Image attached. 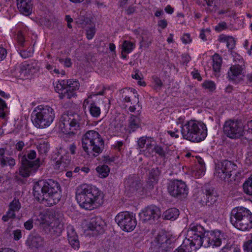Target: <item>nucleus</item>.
Returning <instances> with one entry per match:
<instances>
[{
    "instance_id": "obj_14",
    "label": "nucleus",
    "mask_w": 252,
    "mask_h": 252,
    "mask_svg": "<svg viewBox=\"0 0 252 252\" xmlns=\"http://www.w3.org/2000/svg\"><path fill=\"white\" fill-rule=\"evenodd\" d=\"M115 221L123 230L127 232L133 230L137 224L135 214L127 211L118 214Z\"/></svg>"
},
{
    "instance_id": "obj_9",
    "label": "nucleus",
    "mask_w": 252,
    "mask_h": 252,
    "mask_svg": "<svg viewBox=\"0 0 252 252\" xmlns=\"http://www.w3.org/2000/svg\"><path fill=\"white\" fill-rule=\"evenodd\" d=\"M237 166L231 161L224 160L219 161L216 164L215 175L222 181H226L231 176L234 180L238 181L241 178V173L236 171Z\"/></svg>"
},
{
    "instance_id": "obj_6",
    "label": "nucleus",
    "mask_w": 252,
    "mask_h": 252,
    "mask_svg": "<svg viewBox=\"0 0 252 252\" xmlns=\"http://www.w3.org/2000/svg\"><path fill=\"white\" fill-rule=\"evenodd\" d=\"M231 223L241 231H248L252 228V213L244 207L234 208L230 214Z\"/></svg>"
},
{
    "instance_id": "obj_27",
    "label": "nucleus",
    "mask_w": 252,
    "mask_h": 252,
    "mask_svg": "<svg viewBox=\"0 0 252 252\" xmlns=\"http://www.w3.org/2000/svg\"><path fill=\"white\" fill-rule=\"evenodd\" d=\"M17 8L21 13L29 16L32 11V0H17Z\"/></svg>"
},
{
    "instance_id": "obj_23",
    "label": "nucleus",
    "mask_w": 252,
    "mask_h": 252,
    "mask_svg": "<svg viewBox=\"0 0 252 252\" xmlns=\"http://www.w3.org/2000/svg\"><path fill=\"white\" fill-rule=\"evenodd\" d=\"M63 153H65L64 150L63 148H60L56 153L58 157L60 156V157L56 161L55 168L61 171L65 170L70 163V159L69 156L65 154L62 155Z\"/></svg>"
},
{
    "instance_id": "obj_26",
    "label": "nucleus",
    "mask_w": 252,
    "mask_h": 252,
    "mask_svg": "<svg viewBox=\"0 0 252 252\" xmlns=\"http://www.w3.org/2000/svg\"><path fill=\"white\" fill-rule=\"evenodd\" d=\"M67 239L71 247L74 249L79 248L80 243L78 236L74 227L68 225L66 227Z\"/></svg>"
},
{
    "instance_id": "obj_12",
    "label": "nucleus",
    "mask_w": 252,
    "mask_h": 252,
    "mask_svg": "<svg viewBox=\"0 0 252 252\" xmlns=\"http://www.w3.org/2000/svg\"><path fill=\"white\" fill-rule=\"evenodd\" d=\"M217 193L215 188L205 184L194 194L195 200L203 206H210L217 200Z\"/></svg>"
},
{
    "instance_id": "obj_46",
    "label": "nucleus",
    "mask_w": 252,
    "mask_h": 252,
    "mask_svg": "<svg viewBox=\"0 0 252 252\" xmlns=\"http://www.w3.org/2000/svg\"><path fill=\"white\" fill-rule=\"evenodd\" d=\"M141 106L139 104V101L136 103V105L130 106L128 110L130 112L135 113L136 115L138 116L141 113Z\"/></svg>"
},
{
    "instance_id": "obj_41",
    "label": "nucleus",
    "mask_w": 252,
    "mask_h": 252,
    "mask_svg": "<svg viewBox=\"0 0 252 252\" xmlns=\"http://www.w3.org/2000/svg\"><path fill=\"white\" fill-rule=\"evenodd\" d=\"M38 220V219L37 218V217H32L24 223V226L25 228L28 230H31L33 228V223H36V221Z\"/></svg>"
},
{
    "instance_id": "obj_31",
    "label": "nucleus",
    "mask_w": 252,
    "mask_h": 252,
    "mask_svg": "<svg viewBox=\"0 0 252 252\" xmlns=\"http://www.w3.org/2000/svg\"><path fill=\"white\" fill-rule=\"evenodd\" d=\"M212 60L213 70L217 73L220 72L222 64L221 58L219 54H215L213 56Z\"/></svg>"
},
{
    "instance_id": "obj_33",
    "label": "nucleus",
    "mask_w": 252,
    "mask_h": 252,
    "mask_svg": "<svg viewBox=\"0 0 252 252\" xmlns=\"http://www.w3.org/2000/svg\"><path fill=\"white\" fill-rule=\"evenodd\" d=\"M163 214L166 220H175L179 215V211L175 208H172L166 210Z\"/></svg>"
},
{
    "instance_id": "obj_16",
    "label": "nucleus",
    "mask_w": 252,
    "mask_h": 252,
    "mask_svg": "<svg viewBox=\"0 0 252 252\" xmlns=\"http://www.w3.org/2000/svg\"><path fill=\"white\" fill-rule=\"evenodd\" d=\"M40 227L46 234L53 237L60 236L63 229V224L59 219H54L52 221L42 220L40 222Z\"/></svg>"
},
{
    "instance_id": "obj_44",
    "label": "nucleus",
    "mask_w": 252,
    "mask_h": 252,
    "mask_svg": "<svg viewBox=\"0 0 252 252\" xmlns=\"http://www.w3.org/2000/svg\"><path fill=\"white\" fill-rule=\"evenodd\" d=\"M16 218L15 212L11 211L10 209L6 212L5 215H3L2 217V220L3 221H7L9 219H14Z\"/></svg>"
},
{
    "instance_id": "obj_49",
    "label": "nucleus",
    "mask_w": 252,
    "mask_h": 252,
    "mask_svg": "<svg viewBox=\"0 0 252 252\" xmlns=\"http://www.w3.org/2000/svg\"><path fill=\"white\" fill-rule=\"evenodd\" d=\"M6 108V104L5 102L0 98V118H4L5 113L4 110Z\"/></svg>"
},
{
    "instance_id": "obj_62",
    "label": "nucleus",
    "mask_w": 252,
    "mask_h": 252,
    "mask_svg": "<svg viewBox=\"0 0 252 252\" xmlns=\"http://www.w3.org/2000/svg\"><path fill=\"white\" fill-rule=\"evenodd\" d=\"M154 82L155 84L158 87H161L163 85V83L161 80L158 77L153 78Z\"/></svg>"
},
{
    "instance_id": "obj_17",
    "label": "nucleus",
    "mask_w": 252,
    "mask_h": 252,
    "mask_svg": "<svg viewBox=\"0 0 252 252\" xmlns=\"http://www.w3.org/2000/svg\"><path fill=\"white\" fill-rule=\"evenodd\" d=\"M223 238V234L219 230H207L203 237V243L202 246L205 248L220 247Z\"/></svg>"
},
{
    "instance_id": "obj_8",
    "label": "nucleus",
    "mask_w": 252,
    "mask_h": 252,
    "mask_svg": "<svg viewBox=\"0 0 252 252\" xmlns=\"http://www.w3.org/2000/svg\"><path fill=\"white\" fill-rule=\"evenodd\" d=\"M207 230L200 224L191 223L190 224L187 232V236L183 241L184 245H186L190 247L193 251H196L203 243V237L206 233Z\"/></svg>"
},
{
    "instance_id": "obj_4",
    "label": "nucleus",
    "mask_w": 252,
    "mask_h": 252,
    "mask_svg": "<svg viewBox=\"0 0 252 252\" xmlns=\"http://www.w3.org/2000/svg\"><path fill=\"white\" fill-rule=\"evenodd\" d=\"M181 128L183 138L192 142H200L207 135L206 126L202 122L190 120L182 125Z\"/></svg>"
},
{
    "instance_id": "obj_56",
    "label": "nucleus",
    "mask_w": 252,
    "mask_h": 252,
    "mask_svg": "<svg viewBox=\"0 0 252 252\" xmlns=\"http://www.w3.org/2000/svg\"><path fill=\"white\" fill-rule=\"evenodd\" d=\"M77 22L81 25H87L91 22V20L88 17H85L84 16H80Z\"/></svg>"
},
{
    "instance_id": "obj_18",
    "label": "nucleus",
    "mask_w": 252,
    "mask_h": 252,
    "mask_svg": "<svg viewBox=\"0 0 252 252\" xmlns=\"http://www.w3.org/2000/svg\"><path fill=\"white\" fill-rule=\"evenodd\" d=\"M126 191L129 195L140 194L143 191L144 188L139 178L135 174L130 175L124 182Z\"/></svg>"
},
{
    "instance_id": "obj_29",
    "label": "nucleus",
    "mask_w": 252,
    "mask_h": 252,
    "mask_svg": "<svg viewBox=\"0 0 252 252\" xmlns=\"http://www.w3.org/2000/svg\"><path fill=\"white\" fill-rule=\"evenodd\" d=\"M37 149L39 155V157L41 158V159L43 160L49 150L50 145L48 142L43 141L37 145Z\"/></svg>"
},
{
    "instance_id": "obj_42",
    "label": "nucleus",
    "mask_w": 252,
    "mask_h": 252,
    "mask_svg": "<svg viewBox=\"0 0 252 252\" xmlns=\"http://www.w3.org/2000/svg\"><path fill=\"white\" fill-rule=\"evenodd\" d=\"M161 174L160 169L158 167H153L149 172V175L151 178L154 179V181L158 180V176Z\"/></svg>"
},
{
    "instance_id": "obj_28",
    "label": "nucleus",
    "mask_w": 252,
    "mask_h": 252,
    "mask_svg": "<svg viewBox=\"0 0 252 252\" xmlns=\"http://www.w3.org/2000/svg\"><path fill=\"white\" fill-rule=\"evenodd\" d=\"M16 164V161L14 158L7 157L5 156V150L3 148H0V165L2 167L9 166L12 168Z\"/></svg>"
},
{
    "instance_id": "obj_30",
    "label": "nucleus",
    "mask_w": 252,
    "mask_h": 252,
    "mask_svg": "<svg viewBox=\"0 0 252 252\" xmlns=\"http://www.w3.org/2000/svg\"><path fill=\"white\" fill-rule=\"evenodd\" d=\"M140 119L137 115H131L128 120V127L133 132L140 126Z\"/></svg>"
},
{
    "instance_id": "obj_36",
    "label": "nucleus",
    "mask_w": 252,
    "mask_h": 252,
    "mask_svg": "<svg viewBox=\"0 0 252 252\" xmlns=\"http://www.w3.org/2000/svg\"><path fill=\"white\" fill-rule=\"evenodd\" d=\"M245 138L252 141V120L245 126L244 135Z\"/></svg>"
},
{
    "instance_id": "obj_24",
    "label": "nucleus",
    "mask_w": 252,
    "mask_h": 252,
    "mask_svg": "<svg viewBox=\"0 0 252 252\" xmlns=\"http://www.w3.org/2000/svg\"><path fill=\"white\" fill-rule=\"evenodd\" d=\"M26 244L30 249H38L43 246L44 239L37 233H32L29 235Z\"/></svg>"
},
{
    "instance_id": "obj_22",
    "label": "nucleus",
    "mask_w": 252,
    "mask_h": 252,
    "mask_svg": "<svg viewBox=\"0 0 252 252\" xmlns=\"http://www.w3.org/2000/svg\"><path fill=\"white\" fill-rule=\"evenodd\" d=\"M245 69V65L235 63L229 68L227 72V78L235 83H238L242 80L240 76L243 74Z\"/></svg>"
},
{
    "instance_id": "obj_32",
    "label": "nucleus",
    "mask_w": 252,
    "mask_h": 252,
    "mask_svg": "<svg viewBox=\"0 0 252 252\" xmlns=\"http://www.w3.org/2000/svg\"><path fill=\"white\" fill-rule=\"evenodd\" d=\"M29 65L26 62L21 63L16 69V74L19 77H24L28 73Z\"/></svg>"
},
{
    "instance_id": "obj_25",
    "label": "nucleus",
    "mask_w": 252,
    "mask_h": 252,
    "mask_svg": "<svg viewBox=\"0 0 252 252\" xmlns=\"http://www.w3.org/2000/svg\"><path fill=\"white\" fill-rule=\"evenodd\" d=\"M105 226L104 221L100 217H96L91 219L88 225V228L90 230L101 234L104 232Z\"/></svg>"
},
{
    "instance_id": "obj_5",
    "label": "nucleus",
    "mask_w": 252,
    "mask_h": 252,
    "mask_svg": "<svg viewBox=\"0 0 252 252\" xmlns=\"http://www.w3.org/2000/svg\"><path fill=\"white\" fill-rule=\"evenodd\" d=\"M55 117L54 109L48 105H39L32 112L31 119L34 126L40 128L48 127Z\"/></svg>"
},
{
    "instance_id": "obj_19",
    "label": "nucleus",
    "mask_w": 252,
    "mask_h": 252,
    "mask_svg": "<svg viewBox=\"0 0 252 252\" xmlns=\"http://www.w3.org/2000/svg\"><path fill=\"white\" fill-rule=\"evenodd\" d=\"M170 194L180 199L185 198L188 194V188L185 182L182 181H174L168 187Z\"/></svg>"
},
{
    "instance_id": "obj_39",
    "label": "nucleus",
    "mask_w": 252,
    "mask_h": 252,
    "mask_svg": "<svg viewBox=\"0 0 252 252\" xmlns=\"http://www.w3.org/2000/svg\"><path fill=\"white\" fill-rule=\"evenodd\" d=\"M243 189L246 193L252 195V175L244 183Z\"/></svg>"
},
{
    "instance_id": "obj_21",
    "label": "nucleus",
    "mask_w": 252,
    "mask_h": 252,
    "mask_svg": "<svg viewBox=\"0 0 252 252\" xmlns=\"http://www.w3.org/2000/svg\"><path fill=\"white\" fill-rule=\"evenodd\" d=\"M156 144L153 138L149 137H141L137 141L138 148L141 152L145 153L146 156H150L154 152V147Z\"/></svg>"
},
{
    "instance_id": "obj_3",
    "label": "nucleus",
    "mask_w": 252,
    "mask_h": 252,
    "mask_svg": "<svg viewBox=\"0 0 252 252\" xmlns=\"http://www.w3.org/2000/svg\"><path fill=\"white\" fill-rule=\"evenodd\" d=\"M82 147L90 158H94L101 153L104 148V142L96 131H88L82 138Z\"/></svg>"
},
{
    "instance_id": "obj_64",
    "label": "nucleus",
    "mask_w": 252,
    "mask_h": 252,
    "mask_svg": "<svg viewBox=\"0 0 252 252\" xmlns=\"http://www.w3.org/2000/svg\"><path fill=\"white\" fill-rule=\"evenodd\" d=\"M135 11V7L129 6L126 10V13L127 15H130L133 14Z\"/></svg>"
},
{
    "instance_id": "obj_53",
    "label": "nucleus",
    "mask_w": 252,
    "mask_h": 252,
    "mask_svg": "<svg viewBox=\"0 0 252 252\" xmlns=\"http://www.w3.org/2000/svg\"><path fill=\"white\" fill-rule=\"evenodd\" d=\"M227 28V25L226 23L224 22H221L219 23L216 27H215V30L218 32H220L222 31L223 30H225Z\"/></svg>"
},
{
    "instance_id": "obj_13",
    "label": "nucleus",
    "mask_w": 252,
    "mask_h": 252,
    "mask_svg": "<svg viewBox=\"0 0 252 252\" xmlns=\"http://www.w3.org/2000/svg\"><path fill=\"white\" fill-rule=\"evenodd\" d=\"M224 134L231 139H238L244 136L245 126L237 120L226 121L223 126Z\"/></svg>"
},
{
    "instance_id": "obj_15",
    "label": "nucleus",
    "mask_w": 252,
    "mask_h": 252,
    "mask_svg": "<svg viewBox=\"0 0 252 252\" xmlns=\"http://www.w3.org/2000/svg\"><path fill=\"white\" fill-rule=\"evenodd\" d=\"M172 240L163 232L159 233L152 243L151 249L155 252H167L174 247Z\"/></svg>"
},
{
    "instance_id": "obj_61",
    "label": "nucleus",
    "mask_w": 252,
    "mask_h": 252,
    "mask_svg": "<svg viewBox=\"0 0 252 252\" xmlns=\"http://www.w3.org/2000/svg\"><path fill=\"white\" fill-rule=\"evenodd\" d=\"M158 26L161 28L162 29H164L167 25V22L166 20L162 19L159 20L158 23Z\"/></svg>"
},
{
    "instance_id": "obj_57",
    "label": "nucleus",
    "mask_w": 252,
    "mask_h": 252,
    "mask_svg": "<svg viewBox=\"0 0 252 252\" xmlns=\"http://www.w3.org/2000/svg\"><path fill=\"white\" fill-rule=\"evenodd\" d=\"M59 61L61 63H63L64 66L67 67H70L72 65L71 59L69 58H66L65 60L63 59L60 58L59 59Z\"/></svg>"
},
{
    "instance_id": "obj_60",
    "label": "nucleus",
    "mask_w": 252,
    "mask_h": 252,
    "mask_svg": "<svg viewBox=\"0 0 252 252\" xmlns=\"http://www.w3.org/2000/svg\"><path fill=\"white\" fill-rule=\"evenodd\" d=\"M6 50L3 47H0V61H2L6 57Z\"/></svg>"
},
{
    "instance_id": "obj_2",
    "label": "nucleus",
    "mask_w": 252,
    "mask_h": 252,
    "mask_svg": "<svg viewBox=\"0 0 252 252\" xmlns=\"http://www.w3.org/2000/svg\"><path fill=\"white\" fill-rule=\"evenodd\" d=\"M76 199L81 208L93 210L102 205L104 194L95 187L83 184L76 191Z\"/></svg>"
},
{
    "instance_id": "obj_7",
    "label": "nucleus",
    "mask_w": 252,
    "mask_h": 252,
    "mask_svg": "<svg viewBox=\"0 0 252 252\" xmlns=\"http://www.w3.org/2000/svg\"><path fill=\"white\" fill-rule=\"evenodd\" d=\"M36 157V153L34 150H30L27 155L19 153L18 158L20 159L21 166L19 168L20 175L23 177H28L34 173L38 169L40 165L41 158L38 157L36 160L32 161Z\"/></svg>"
},
{
    "instance_id": "obj_58",
    "label": "nucleus",
    "mask_w": 252,
    "mask_h": 252,
    "mask_svg": "<svg viewBox=\"0 0 252 252\" xmlns=\"http://www.w3.org/2000/svg\"><path fill=\"white\" fill-rule=\"evenodd\" d=\"M183 43L187 44L190 43L191 41L190 34L189 33L184 34L181 38Z\"/></svg>"
},
{
    "instance_id": "obj_51",
    "label": "nucleus",
    "mask_w": 252,
    "mask_h": 252,
    "mask_svg": "<svg viewBox=\"0 0 252 252\" xmlns=\"http://www.w3.org/2000/svg\"><path fill=\"white\" fill-rule=\"evenodd\" d=\"M243 248L245 252H252V239L245 243Z\"/></svg>"
},
{
    "instance_id": "obj_35",
    "label": "nucleus",
    "mask_w": 252,
    "mask_h": 252,
    "mask_svg": "<svg viewBox=\"0 0 252 252\" xmlns=\"http://www.w3.org/2000/svg\"><path fill=\"white\" fill-rule=\"evenodd\" d=\"M96 171L100 178H105L110 172V168L107 165H99L96 168Z\"/></svg>"
},
{
    "instance_id": "obj_20",
    "label": "nucleus",
    "mask_w": 252,
    "mask_h": 252,
    "mask_svg": "<svg viewBox=\"0 0 252 252\" xmlns=\"http://www.w3.org/2000/svg\"><path fill=\"white\" fill-rule=\"evenodd\" d=\"M161 216L160 209L155 205L149 206L144 209L140 213V220L144 222L153 223Z\"/></svg>"
},
{
    "instance_id": "obj_1",
    "label": "nucleus",
    "mask_w": 252,
    "mask_h": 252,
    "mask_svg": "<svg viewBox=\"0 0 252 252\" xmlns=\"http://www.w3.org/2000/svg\"><path fill=\"white\" fill-rule=\"evenodd\" d=\"M32 190L36 200L45 206L55 205L61 198L60 185L53 179L39 180L34 183Z\"/></svg>"
},
{
    "instance_id": "obj_34",
    "label": "nucleus",
    "mask_w": 252,
    "mask_h": 252,
    "mask_svg": "<svg viewBox=\"0 0 252 252\" xmlns=\"http://www.w3.org/2000/svg\"><path fill=\"white\" fill-rule=\"evenodd\" d=\"M169 148L166 146H159L155 144L154 147V152L161 158H165L168 153Z\"/></svg>"
},
{
    "instance_id": "obj_38",
    "label": "nucleus",
    "mask_w": 252,
    "mask_h": 252,
    "mask_svg": "<svg viewBox=\"0 0 252 252\" xmlns=\"http://www.w3.org/2000/svg\"><path fill=\"white\" fill-rule=\"evenodd\" d=\"M135 45L130 41L125 40L122 44V50L125 54L130 53L135 48Z\"/></svg>"
},
{
    "instance_id": "obj_55",
    "label": "nucleus",
    "mask_w": 252,
    "mask_h": 252,
    "mask_svg": "<svg viewBox=\"0 0 252 252\" xmlns=\"http://www.w3.org/2000/svg\"><path fill=\"white\" fill-rule=\"evenodd\" d=\"M12 234L13 235V239L15 241L19 240L22 237V232L21 230L20 229H16L13 231Z\"/></svg>"
},
{
    "instance_id": "obj_43",
    "label": "nucleus",
    "mask_w": 252,
    "mask_h": 252,
    "mask_svg": "<svg viewBox=\"0 0 252 252\" xmlns=\"http://www.w3.org/2000/svg\"><path fill=\"white\" fill-rule=\"evenodd\" d=\"M202 87L208 90L210 92H213L216 89V84L212 81L206 80L202 84Z\"/></svg>"
},
{
    "instance_id": "obj_11",
    "label": "nucleus",
    "mask_w": 252,
    "mask_h": 252,
    "mask_svg": "<svg viewBox=\"0 0 252 252\" xmlns=\"http://www.w3.org/2000/svg\"><path fill=\"white\" fill-rule=\"evenodd\" d=\"M79 86L80 84L76 80H62L57 84L55 90L59 94L61 99H70L76 96V91Z\"/></svg>"
},
{
    "instance_id": "obj_37",
    "label": "nucleus",
    "mask_w": 252,
    "mask_h": 252,
    "mask_svg": "<svg viewBox=\"0 0 252 252\" xmlns=\"http://www.w3.org/2000/svg\"><path fill=\"white\" fill-rule=\"evenodd\" d=\"M89 111L91 115L95 118L100 116L101 110L100 108L94 103H91L89 106Z\"/></svg>"
},
{
    "instance_id": "obj_48",
    "label": "nucleus",
    "mask_w": 252,
    "mask_h": 252,
    "mask_svg": "<svg viewBox=\"0 0 252 252\" xmlns=\"http://www.w3.org/2000/svg\"><path fill=\"white\" fill-rule=\"evenodd\" d=\"M95 33L94 27L91 26L86 31V35L88 39H92Z\"/></svg>"
},
{
    "instance_id": "obj_54",
    "label": "nucleus",
    "mask_w": 252,
    "mask_h": 252,
    "mask_svg": "<svg viewBox=\"0 0 252 252\" xmlns=\"http://www.w3.org/2000/svg\"><path fill=\"white\" fill-rule=\"evenodd\" d=\"M233 61L234 64L237 63L241 65H245V62L243 58L238 55L234 56Z\"/></svg>"
},
{
    "instance_id": "obj_52",
    "label": "nucleus",
    "mask_w": 252,
    "mask_h": 252,
    "mask_svg": "<svg viewBox=\"0 0 252 252\" xmlns=\"http://www.w3.org/2000/svg\"><path fill=\"white\" fill-rule=\"evenodd\" d=\"M140 46H148L151 43V39L149 38V36L147 37L141 36V39L140 42Z\"/></svg>"
},
{
    "instance_id": "obj_10",
    "label": "nucleus",
    "mask_w": 252,
    "mask_h": 252,
    "mask_svg": "<svg viewBox=\"0 0 252 252\" xmlns=\"http://www.w3.org/2000/svg\"><path fill=\"white\" fill-rule=\"evenodd\" d=\"M81 116L77 113H63L61 118L60 128L62 131L69 135H74L80 127Z\"/></svg>"
},
{
    "instance_id": "obj_45",
    "label": "nucleus",
    "mask_w": 252,
    "mask_h": 252,
    "mask_svg": "<svg viewBox=\"0 0 252 252\" xmlns=\"http://www.w3.org/2000/svg\"><path fill=\"white\" fill-rule=\"evenodd\" d=\"M17 40L19 46L23 47L25 46L26 41L25 40L23 33L21 31H19L17 34Z\"/></svg>"
},
{
    "instance_id": "obj_50",
    "label": "nucleus",
    "mask_w": 252,
    "mask_h": 252,
    "mask_svg": "<svg viewBox=\"0 0 252 252\" xmlns=\"http://www.w3.org/2000/svg\"><path fill=\"white\" fill-rule=\"evenodd\" d=\"M226 46L229 50H232L235 47V41L233 37L230 36L229 38L227 39Z\"/></svg>"
},
{
    "instance_id": "obj_40",
    "label": "nucleus",
    "mask_w": 252,
    "mask_h": 252,
    "mask_svg": "<svg viewBox=\"0 0 252 252\" xmlns=\"http://www.w3.org/2000/svg\"><path fill=\"white\" fill-rule=\"evenodd\" d=\"M9 209L11 211L15 212H18L21 207V203L19 200L16 198H14L9 204Z\"/></svg>"
},
{
    "instance_id": "obj_59",
    "label": "nucleus",
    "mask_w": 252,
    "mask_h": 252,
    "mask_svg": "<svg viewBox=\"0 0 252 252\" xmlns=\"http://www.w3.org/2000/svg\"><path fill=\"white\" fill-rule=\"evenodd\" d=\"M198 170L196 171V174H198V177L204 175L205 172V165H201L197 167Z\"/></svg>"
},
{
    "instance_id": "obj_63",
    "label": "nucleus",
    "mask_w": 252,
    "mask_h": 252,
    "mask_svg": "<svg viewBox=\"0 0 252 252\" xmlns=\"http://www.w3.org/2000/svg\"><path fill=\"white\" fill-rule=\"evenodd\" d=\"M191 74H192L193 78L194 79H197L198 81L202 80V77L200 76V73L198 72L197 70H195V71H192L191 72Z\"/></svg>"
},
{
    "instance_id": "obj_47",
    "label": "nucleus",
    "mask_w": 252,
    "mask_h": 252,
    "mask_svg": "<svg viewBox=\"0 0 252 252\" xmlns=\"http://www.w3.org/2000/svg\"><path fill=\"white\" fill-rule=\"evenodd\" d=\"M26 145L23 141L17 140L14 146L15 150L17 151L22 152Z\"/></svg>"
}]
</instances>
